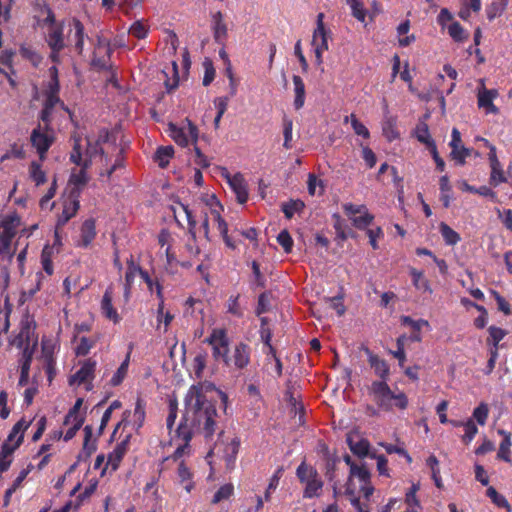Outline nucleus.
<instances>
[{
    "label": "nucleus",
    "mask_w": 512,
    "mask_h": 512,
    "mask_svg": "<svg viewBox=\"0 0 512 512\" xmlns=\"http://www.w3.org/2000/svg\"><path fill=\"white\" fill-rule=\"evenodd\" d=\"M186 411L176 433L177 437L186 443L192 438L194 431L203 433L210 438L215 433L217 410L208 402L195 386L191 387L186 395Z\"/></svg>",
    "instance_id": "nucleus-1"
},
{
    "label": "nucleus",
    "mask_w": 512,
    "mask_h": 512,
    "mask_svg": "<svg viewBox=\"0 0 512 512\" xmlns=\"http://www.w3.org/2000/svg\"><path fill=\"white\" fill-rule=\"evenodd\" d=\"M73 139L74 146L70 154V160L74 164L78 166H83L84 168H89L95 156L104 155V150L99 145V143L93 142L92 140H90V138L87 137V147L83 157L81 151L80 138L78 136H73Z\"/></svg>",
    "instance_id": "nucleus-2"
},
{
    "label": "nucleus",
    "mask_w": 512,
    "mask_h": 512,
    "mask_svg": "<svg viewBox=\"0 0 512 512\" xmlns=\"http://www.w3.org/2000/svg\"><path fill=\"white\" fill-rule=\"evenodd\" d=\"M344 461L350 467V474L348 479H358L359 492H361L365 499H369L374 492V487L370 482V472L365 465L355 464L349 455L344 456Z\"/></svg>",
    "instance_id": "nucleus-3"
},
{
    "label": "nucleus",
    "mask_w": 512,
    "mask_h": 512,
    "mask_svg": "<svg viewBox=\"0 0 512 512\" xmlns=\"http://www.w3.org/2000/svg\"><path fill=\"white\" fill-rule=\"evenodd\" d=\"M205 342L212 346L213 356L216 360L223 359L225 364L229 365V341L225 330L214 329L211 335L205 340Z\"/></svg>",
    "instance_id": "nucleus-4"
},
{
    "label": "nucleus",
    "mask_w": 512,
    "mask_h": 512,
    "mask_svg": "<svg viewBox=\"0 0 512 512\" xmlns=\"http://www.w3.org/2000/svg\"><path fill=\"white\" fill-rule=\"evenodd\" d=\"M187 127L179 128L175 124L168 125L170 137L180 146H187L191 141L193 144L198 139L197 127L188 119H186Z\"/></svg>",
    "instance_id": "nucleus-5"
},
{
    "label": "nucleus",
    "mask_w": 512,
    "mask_h": 512,
    "mask_svg": "<svg viewBox=\"0 0 512 512\" xmlns=\"http://www.w3.org/2000/svg\"><path fill=\"white\" fill-rule=\"evenodd\" d=\"M36 323L30 316H25L21 320V327L18 335L13 340V344L22 347L24 344H32L36 346L38 339L35 335Z\"/></svg>",
    "instance_id": "nucleus-6"
},
{
    "label": "nucleus",
    "mask_w": 512,
    "mask_h": 512,
    "mask_svg": "<svg viewBox=\"0 0 512 512\" xmlns=\"http://www.w3.org/2000/svg\"><path fill=\"white\" fill-rule=\"evenodd\" d=\"M371 392L378 406L385 410H390L393 407V398L395 394L391 391L385 381L373 382L371 385Z\"/></svg>",
    "instance_id": "nucleus-7"
},
{
    "label": "nucleus",
    "mask_w": 512,
    "mask_h": 512,
    "mask_svg": "<svg viewBox=\"0 0 512 512\" xmlns=\"http://www.w3.org/2000/svg\"><path fill=\"white\" fill-rule=\"evenodd\" d=\"M450 147L452 148L450 153L451 158L455 160L458 165H464L465 159L471 155L472 150L462 144L461 134L457 128L452 129Z\"/></svg>",
    "instance_id": "nucleus-8"
},
{
    "label": "nucleus",
    "mask_w": 512,
    "mask_h": 512,
    "mask_svg": "<svg viewBox=\"0 0 512 512\" xmlns=\"http://www.w3.org/2000/svg\"><path fill=\"white\" fill-rule=\"evenodd\" d=\"M96 367V362L88 359L84 361L81 368L70 377L69 383L70 385H73L74 383H77L78 385H81L83 383H87V390L92 389L91 380L94 377V371Z\"/></svg>",
    "instance_id": "nucleus-9"
},
{
    "label": "nucleus",
    "mask_w": 512,
    "mask_h": 512,
    "mask_svg": "<svg viewBox=\"0 0 512 512\" xmlns=\"http://www.w3.org/2000/svg\"><path fill=\"white\" fill-rule=\"evenodd\" d=\"M223 175L236 194L238 202L241 204L245 203L248 199V191L243 176L239 173L235 174L234 176H230L225 168H223Z\"/></svg>",
    "instance_id": "nucleus-10"
},
{
    "label": "nucleus",
    "mask_w": 512,
    "mask_h": 512,
    "mask_svg": "<svg viewBox=\"0 0 512 512\" xmlns=\"http://www.w3.org/2000/svg\"><path fill=\"white\" fill-rule=\"evenodd\" d=\"M30 140L33 147H35L37 152L39 153L40 159L44 160L46 152L53 143V138L48 134L41 132L39 126L38 128H35L32 131Z\"/></svg>",
    "instance_id": "nucleus-11"
},
{
    "label": "nucleus",
    "mask_w": 512,
    "mask_h": 512,
    "mask_svg": "<svg viewBox=\"0 0 512 512\" xmlns=\"http://www.w3.org/2000/svg\"><path fill=\"white\" fill-rule=\"evenodd\" d=\"M130 435H126V437L118 443L113 451L109 453L107 457V466H110L112 470H117L124 455L128 451L129 442H130Z\"/></svg>",
    "instance_id": "nucleus-12"
},
{
    "label": "nucleus",
    "mask_w": 512,
    "mask_h": 512,
    "mask_svg": "<svg viewBox=\"0 0 512 512\" xmlns=\"http://www.w3.org/2000/svg\"><path fill=\"white\" fill-rule=\"evenodd\" d=\"M212 31L215 42L223 44L228 36V28L220 11L212 14Z\"/></svg>",
    "instance_id": "nucleus-13"
},
{
    "label": "nucleus",
    "mask_w": 512,
    "mask_h": 512,
    "mask_svg": "<svg viewBox=\"0 0 512 512\" xmlns=\"http://www.w3.org/2000/svg\"><path fill=\"white\" fill-rule=\"evenodd\" d=\"M498 96V92L495 89L488 90L482 88L478 92V106L486 109L487 113L497 114L498 108L493 104V100Z\"/></svg>",
    "instance_id": "nucleus-14"
},
{
    "label": "nucleus",
    "mask_w": 512,
    "mask_h": 512,
    "mask_svg": "<svg viewBox=\"0 0 512 512\" xmlns=\"http://www.w3.org/2000/svg\"><path fill=\"white\" fill-rule=\"evenodd\" d=\"M23 441V435L21 434L16 442L11 445L9 443H3L0 452V473L7 471L11 465V456L14 451L21 445Z\"/></svg>",
    "instance_id": "nucleus-15"
},
{
    "label": "nucleus",
    "mask_w": 512,
    "mask_h": 512,
    "mask_svg": "<svg viewBox=\"0 0 512 512\" xmlns=\"http://www.w3.org/2000/svg\"><path fill=\"white\" fill-rule=\"evenodd\" d=\"M250 361V352L248 345L238 343L233 351L232 358H229V364L232 362L238 369L245 368Z\"/></svg>",
    "instance_id": "nucleus-16"
},
{
    "label": "nucleus",
    "mask_w": 512,
    "mask_h": 512,
    "mask_svg": "<svg viewBox=\"0 0 512 512\" xmlns=\"http://www.w3.org/2000/svg\"><path fill=\"white\" fill-rule=\"evenodd\" d=\"M79 190L78 191H72L71 193V199L68 203L64 204L62 214L59 216L58 219V225L63 226L65 225L78 211L79 209Z\"/></svg>",
    "instance_id": "nucleus-17"
},
{
    "label": "nucleus",
    "mask_w": 512,
    "mask_h": 512,
    "mask_svg": "<svg viewBox=\"0 0 512 512\" xmlns=\"http://www.w3.org/2000/svg\"><path fill=\"white\" fill-rule=\"evenodd\" d=\"M364 351L368 356V362L374 369L375 374L383 379V381H385L388 378L390 372L387 362L373 354L368 348H365Z\"/></svg>",
    "instance_id": "nucleus-18"
},
{
    "label": "nucleus",
    "mask_w": 512,
    "mask_h": 512,
    "mask_svg": "<svg viewBox=\"0 0 512 512\" xmlns=\"http://www.w3.org/2000/svg\"><path fill=\"white\" fill-rule=\"evenodd\" d=\"M358 436L353 433H349L347 436V443L350 450L359 457H364L369 454L370 444L366 439H357Z\"/></svg>",
    "instance_id": "nucleus-19"
},
{
    "label": "nucleus",
    "mask_w": 512,
    "mask_h": 512,
    "mask_svg": "<svg viewBox=\"0 0 512 512\" xmlns=\"http://www.w3.org/2000/svg\"><path fill=\"white\" fill-rule=\"evenodd\" d=\"M84 36V27L82 23L77 19H73L71 23L69 38L75 42V48L79 53H81L83 50Z\"/></svg>",
    "instance_id": "nucleus-20"
},
{
    "label": "nucleus",
    "mask_w": 512,
    "mask_h": 512,
    "mask_svg": "<svg viewBox=\"0 0 512 512\" xmlns=\"http://www.w3.org/2000/svg\"><path fill=\"white\" fill-rule=\"evenodd\" d=\"M357 487L355 481L348 479L346 484V495L349 496L351 504L357 509L358 512H369V507L365 503H361L357 496Z\"/></svg>",
    "instance_id": "nucleus-21"
},
{
    "label": "nucleus",
    "mask_w": 512,
    "mask_h": 512,
    "mask_svg": "<svg viewBox=\"0 0 512 512\" xmlns=\"http://www.w3.org/2000/svg\"><path fill=\"white\" fill-rule=\"evenodd\" d=\"M357 487L355 481L348 479L346 484V495L349 496L351 504L357 509L358 512H369V507L365 503H361L357 496Z\"/></svg>",
    "instance_id": "nucleus-22"
},
{
    "label": "nucleus",
    "mask_w": 512,
    "mask_h": 512,
    "mask_svg": "<svg viewBox=\"0 0 512 512\" xmlns=\"http://www.w3.org/2000/svg\"><path fill=\"white\" fill-rule=\"evenodd\" d=\"M357 487L355 481L348 479L346 484V495L349 496L351 504L357 509L358 512H369V507L365 503H361L357 496Z\"/></svg>",
    "instance_id": "nucleus-23"
},
{
    "label": "nucleus",
    "mask_w": 512,
    "mask_h": 512,
    "mask_svg": "<svg viewBox=\"0 0 512 512\" xmlns=\"http://www.w3.org/2000/svg\"><path fill=\"white\" fill-rule=\"evenodd\" d=\"M101 309H102L103 314L108 319L112 320L114 323H117L119 321V316L112 305V290H111V288H108L106 290V292L104 293V296H103L102 302H101Z\"/></svg>",
    "instance_id": "nucleus-24"
},
{
    "label": "nucleus",
    "mask_w": 512,
    "mask_h": 512,
    "mask_svg": "<svg viewBox=\"0 0 512 512\" xmlns=\"http://www.w3.org/2000/svg\"><path fill=\"white\" fill-rule=\"evenodd\" d=\"M95 222L93 219H87L81 227V242L87 247L95 238Z\"/></svg>",
    "instance_id": "nucleus-25"
},
{
    "label": "nucleus",
    "mask_w": 512,
    "mask_h": 512,
    "mask_svg": "<svg viewBox=\"0 0 512 512\" xmlns=\"http://www.w3.org/2000/svg\"><path fill=\"white\" fill-rule=\"evenodd\" d=\"M293 84L295 91L294 106L298 110L303 107L305 101V86L300 76H293Z\"/></svg>",
    "instance_id": "nucleus-26"
},
{
    "label": "nucleus",
    "mask_w": 512,
    "mask_h": 512,
    "mask_svg": "<svg viewBox=\"0 0 512 512\" xmlns=\"http://www.w3.org/2000/svg\"><path fill=\"white\" fill-rule=\"evenodd\" d=\"M415 136L419 142L425 144L428 148L432 145H436L434 140L431 138L428 125L424 122H420L415 129Z\"/></svg>",
    "instance_id": "nucleus-27"
},
{
    "label": "nucleus",
    "mask_w": 512,
    "mask_h": 512,
    "mask_svg": "<svg viewBox=\"0 0 512 512\" xmlns=\"http://www.w3.org/2000/svg\"><path fill=\"white\" fill-rule=\"evenodd\" d=\"M410 275L412 276L413 284L416 289L432 293L429 281L424 277L423 272L418 271L415 268H411Z\"/></svg>",
    "instance_id": "nucleus-28"
},
{
    "label": "nucleus",
    "mask_w": 512,
    "mask_h": 512,
    "mask_svg": "<svg viewBox=\"0 0 512 512\" xmlns=\"http://www.w3.org/2000/svg\"><path fill=\"white\" fill-rule=\"evenodd\" d=\"M156 289H157V295L161 299L159 306H158V311H157V320H158V322H162V320H163L165 329H166L169 326V324L171 323V321L173 320L174 316L170 312L164 313V302L162 299V292H161L162 288L159 283H156Z\"/></svg>",
    "instance_id": "nucleus-29"
},
{
    "label": "nucleus",
    "mask_w": 512,
    "mask_h": 512,
    "mask_svg": "<svg viewBox=\"0 0 512 512\" xmlns=\"http://www.w3.org/2000/svg\"><path fill=\"white\" fill-rule=\"evenodd\" d=\"M29 426L30 422H27L24 419L19 420L13 426L11 432L8 435L7 440L4 443H9L13 445L21 434L24 436V432L29 428Z\"/></svg>",
    "instance_id": "nucleus-30"
},
{
    "label": "nucleus",
    "mask_w": 512,
    "mask_h": 512,
    "mask_svg": "<svg viewBox=\"0 0 512 512\" xmlns=\"http://www.w3.org/2000/svg\"><path fill=\"white\" fill-rule=\"evenodd\" d=\"M174 154V148L172 146H161L155 153V160L159 166L164 168L168 165L170 158Z\"/></svg>",
    "instance_id": "nucleus-31"
},
{
    "label": "nucleus",
    "mask_w": 512,
    "mask_h": 512,
    "mask_svg": "<svg viewBox=\"0 0 512 512\" xmlns=\"http://www.w3.org/2000/svg\"><path fill=\"white\" fill-rule=\"evenodd\" d=\"M441 235L447 245H456L460 241V235L446 223L440 224Z\"/></svg>",
    "instance_id": "nucleus-32"
},
{
    "label": "nucleus",
    "mask_w": 512,
    "mask_h": 512,
    "mask_svg": "<svg viewBox=\"0 0 512 512\" xmlns=\"http://www.w3.org/2000/svg\"><path fill=\"white\" fill-rule=\"evenodd\" d=\"M178 476L180 478V483L183 485L186 492H191L194 487L193 482L191 481L192 475L183 462L178 466Z\"/></svg>",
    "instance_id": "nucleus-33"
},
{
    "label": "nucleus",
    "mask_w": 512,
    "mask_h": 512,
    "mask_svg": "<svg viewBox=\"0 0 512 512\" xmlns=\"http://www.w3.org/2000/svg\"><path fill=\"white\" fill-rule=\"evenodd\" d=\"M58 81H57V78L55 77V83H54V86L51 87V91L50 93L48 94L47 96V99L45 101V106L48 107V108H51V109H54V107L57 105V104H60L61 107L69 112V109L64 105L63 102L60 101L58 95Z\"/></svg>",
    "instance_id": "nucleus-34"
},
{
    "label": "nucleus",
    "mask_w": 512,
    "mask_h": 512,
    "mask_svg": "<svg viewBox=\"0 0 512 512\" xmlns=\"http://www.w3.org/2000/svg\"><path fill=\"white\" fill-rule=\"evenodd\" d=\"M487 495L495 505L505 508L507 512H512V508L507 499L503 495L499 494L494 487H489L487 489Z\"/></svg>",
    "instance_id": "nucleus-35"
},
{
    "label": "nucleus",
    "mask_w": 512,
    "mask_h": 512,
    "mask_svg": "<svg viewBox=\"0 0 512 512\" xmlns=\"http://www.w3.org/2000/svg\"><path fill=\"white\" fill-rule=\"evenodd\" d=\"M240 447V441L233 439L225 448V461L227 466H233Z\"/></svg>",
    "instance_id": "nucleus-36"
},
{
    "label": "nucleus",
    "mask_w": 512,
    "mask_h": 512,
    "mask_svg": "<svg viewBox=\"0 0 512 512\" xmlns=\"http://www.w3.org/2000/svg\"><path fill=\"white\" fill-rule=\"evenodd\" d=\"M347 4L350 6L352 15L360 22H365L366 18V9L364 8V4L361 0H346Z\"/></svg>",
    "instance_id": "nucleus-37"
},
{
    "label": "nucleus",
    "mask_w": 512,
    "mask_h": 512,
    "mask_svg": "<svg viewBox=\"0 0 512 512\" xmlns=\"http://www.w3.org/2000/svg\"><path fill=\"white\" fill-rule=\"evenodd\" d=\"M13 236L14 232H12L9 227L5 226L3 235L0 236V255L5 253L9 255V258L12 257V254H10V244Z\"/></svg>",
    "instance_id": "nucleus-38"
},
{
    "label": "nucleus",
    "mask_w": 512,
    "mask_h": 512,
    "mask_svg": "<svg viewBox=\"0 0 512 512\" xmlns=\"http://www.w3.org/2000/svg\"><path fill=\"white\" fill-rule=\"evenodd\" d=\"M306 488L304 491V497L312 498L317 495L318 491L322 488L323 483L321 480L317 479V476H314L308 479L306 482Z\"/></svg>",
    "instance_id": "nucleus-39"
},
{
    "label": "nucleus",
    "mask_w": 512,
    "mask_h": 512,
    "mask_svg": "<svg viewBox=\"0 0 512 512\" xmlns=\"http://www.w3.org/2000/svg\"><path fill=\"white\" fill-rule=\"evenodd\" d=\"M373 220L374 216L368 212V209L362 212L360 216L351 217V221L357 229H366Z\"/></svg>",
    "instance_id": "nucleus-40"
},
{
    "label": "nucleus",
    "mask_w": 512,
    "mask_h": 512,
    "mask_svg": "<svg viewBox=\"0 0 512 512\" xmlns=\"http://www.w3.org/2000/svg\"><path fill=\"white\" fill-rule=\"evenodd\" d=\"M128 365H129V354L127 355L126 359L122 362L120 367L117 369L116 373L111 378L110 384L112 386H118L122 383V381L124 380V378L127 375Z\"/></svg>",
    "instance_id": "nucleus-41"
},
{
    "label": "nucleus",
    "mask_w": 512,
    "mask_h": 512,
    "mask_svg": "<svg viewBox=\"0 0 512 512\" xmlns=\"http://www.w3.org/2000/svg\"><path fill=\"white\" fill-rule=\"evenodd\" d=\"M383 135L389 140L393 141L399 137L396 131V121L394 118H388L384 121L382 126Z\"/></svg>",
    "instance_id": "nucleus-42"
},
{
    "label": "nucleus",
    "mask_w": 512,
    "mask_h": 512,
    "mask_svg": "<svg viewBox=\"0 0 512 512\" xmlns=\"http://www.w3.org/2000/svg\"><path fill=\"white\" fill-rule=\"evenodd\" d=\"M304 208V203L301 200H291L282 205V211L285 217L291 219L296 212H300Z\"/></svg>",
    "instance_id": "nucleus-43"
},
{
    "label": "nucleus",
    "mask_w": 512,
    "mask_h": 512,
    "mask_svg": "<svg viewBox=\"0 0 512 512\" xmlns=\"http://www.w3.org/2000/svg\"><path fill=\"white\" fill-rule=\"evenodd\" d=\"M426 463H427V465L431 469L432 479L434 480L435 485L438 488H442L443 487V483H442V480H441V478L439 476L440 471H439V468H438V465H439L438 459L434 455H431L427 459Z\"/></svg>",
    "instance_id": "nucleus-44"
},
{
    "label": "nucleus",
    "mask_w": 512,
    "mask_h": 512,
    "mask_svg": "<svg viewBox=\"0 0 512 512\" xmlns=\"http://www.w3.org/2000/svg\"><path fill=\"white\" fill-rule=\"evenodd\" d=\"M30 177L37 186L42 185L47 181L45 172L36 162H32L30 165Z\"/></svg>",
    "instance_id": "nucleus-45"
},
{
    "label": "nucleus",
    "mask_w": 512,
    "mask_h": 512,
    "mask_svg": "<svg viewBox=\"0 0 512 512\" xmlns=\"http://www.w3.org/2000/svg\"><path fill=\"white\" fill-rule=\"evenodd\" d=\"M488 331V343L492 342L493 348L498 349V343L507 335V332L504 329L495 326H490Z\"/></svg>",
    "instance_id": "nucleus-46"
},
{
    "label": "nucleus",
    "mask_w": 512,
    "mask_h": 512,
    "mask_svg": "<svg viewBox=\"0 0 512 512\" xmlns=\"http://www.w3.org/2000/svg\"><path fill=\"white\" fill-rule=\"evenodd\" d=\"M47 41L51 49L55 52H59L64 46L62 33L60 30H54L51 32L48 35Z\"/></svg>",
    "instance_id": "nucleus-47"
},
{
    "label": "nucleus",
    "mask_w": 512,
    "mask_h": 512,
    "mask_svg": "<svg viewBox=\"0 0 512 512\" xmlns=\"http://www.w3.org/2000/svg\"><path fill=\"white\" fill-rule=\"evenodd\" d=\"M234 491V487L232 484L228 483L223 486H221L218 491L214 494V497L212 499V504H217L221 502L222 500L228 499Z\"/></svg>",
    "instance_id": "nucleus-48"
},
{
    "label": "nucleus",
    "mask_w": 512,
    "mask_h": 512,
    "mask_svg": "<svg viewBox=\"0 0 512 512\" xmlns=\"http://www.w3.org/2000/svg\"><path fill=\"white\" fill-rule=\"evenodd\" d=\"M87 169L88 168H84L83 166H81V169L78 173L71 174L69 183H71L79 188L84 187L89 180V177L86 173Z\"/></svg>",
    "instance_id": "nucleus-49"
},
{
    "label": "nucleus",
    "mask_w": 512,
    "mask_h": 512,
    "mask_svg": "<svg viewBox=\"0 0 512 512\" xmlns=\"http://www.w3.org/2000/svg\"><path fill=\"white\" fill-rule=\"evenodd\" d=\"M147 33L148 27L140 20L135 21L129 29V34L137 39H144L147 36Z\"/></svg>",
    "instance_id": "nucleus-50"
},
{
    "label": "nucleus",
    "mask_w": 512,
    "mask_h": 512,
    "mask_svg": "<svg viewBox=\"0 0 512 512\" xmlns=\"http://www.w3.org/2000/svg\"><path fill=\"white\" fill-rule=\"evenodd\" d=\"M350 119L351 121V125H352V128L354 130V132L357 134V135H360V136H363L364 138H368L369 137V131L368 129L365 127L364 124H362L354 114H351L350 116H346L345 117V122H347L348 120Z\"/></svg>",
    "instance_id": "nucleus-51"
},
{
    "label": "nucleus",
    "mask_w": 512,
    "mask_h": 512,
    "mask_svg": "<svg viewBox=\"0 0 512 512\" xmlns=\"http://www.w3.org/2000/svg\"><path fill=\"white\" fill-rule=\"evenodd\" d=\"M292 130H293V121L287 117H284L283 118V135H284L283 146L286 149L291 148Z\"/></svg>",
    "instance_id": "nucleus-52"
},
{
    "label": "nucleus",
    "mask_w": 512,
    "mask_h": 512,
    "mask_svg": "<svg viewBox=\"0 0 512 512\" xmlns=\"http://www.w3.org/2000/svg\"><path fill=\"white\" fill-rule=\"evenodd\" d=\"M297 476L301 482H306L308 479L317 476V471L303 462L297 468Z\"/></svg>",
    "instance_id": "nucleus-53"
},
{
    "label": "nucleus",
    "mask_w": 512,
    "mask_h": 512,
    "mask_svg": "<svg viewBox=\"0 0 512 512\" xmlns=\"http://www.w3.org/2000/svg\"><path fill=\"white\" fill-rule=\"evenodd\" d=\"M512 445L511 439H509V436L506 435V439H503L500 443L499 450H498V458L510 462V447Z\"/></svg>",
    "instance_id": "nucleus-54"
},
{
    "label": "nucleus",
    "mask_w": 512,
    "mask_h": 512,
    "mask_svg": "<svg viewBox=\"0 0 512 512\" xmlns=\"http://www.w3.org/2000/svg\"><path fill=\"white\" fill-rule=\"evenodd\" d=\"M83 403V399L79 398L74 406L69 410L68 414L65 416L64 425H69L72 423V420H83V418L79 415V409Z\"/></svg>",
    "instance_id": "nucleus-55"
},
{
    "label": "nucleus",
    "mask_w": 512,
    "mask_h": 512,
    "mask_svg": "<svg viewBox=\"0 0 512 512\" xmlns=\"http://www.w3.org/2000/svg\"><path fill=\"white\" fill-rule=\"evenodd\" d=\"M277 241L283 247L286 253L291 252L293 240L287 230H283L278 234Z\"/></svg>",
    "instance_id": "nucleus-56"
},
{
    "label": "nucleus",
    "mask_w": 512,
    "mask_h": 512,
    "mask_svg": "<svg viewBox=\"0 0 512 512\" xmlns=\"http://www.w3.org/2000/svg\"><path fill=\"white\" fill-rule=\"evenodd\" d=\"M490 182L494 186H497L500 183L506 182V178L503 174V170L501 168L500 163H498V166H491Z\"/></svg>",
    "instance_id": "nucleus-57"
},
{
    "label": "nucleus",
    "mask_w": 512,
    "mask_h": 512,
    "mask_svg": "<svg viewBox=\"0 0 512 512\" xmlns=\"http://www.w3.org/2000/svg\"><path fill=\"white\" fill-rule=\"evenodd\" d=\"M401 321L403 324L410 326L415 332H420L423 326H429L427 320H413L410 316H402Z\"/></svg>",
    "instance_id": "nucleus-58"
},
{
    "label": "nucleus",
    "mask_w": 512,
    "mask_h": 512,
    "mask_svg": "<svg viewBox=\"0 0 512 512\" xmlns=\"http://www.w3.org/2000/svg\"><path fill=\"white\" fill-rule=\"evenodd\" d=\"M239 295L237 296H231L227 301V311L236 316V317H242L243 313L240 307V304L238 302Z\"/></svg>",
    "instance_id": "nucleus-59"
},
{
    "label": "nucleus",
    "mask_w": 512,
    "mask_h": 512,
    "mask_svg": "<svg viewBox=\"0 0 512 512\" xmlns=\"http://www.w3.org/2000/svg\"><path fill=\"white\" fill-rule=\"evenodd\" d=\"M136 270L134 268L131 269V271H127L125 275V284H124V298L125 301H128L130 298L131 293V287L134 282V279L136 277Z\"/></svg>",
    "instance_id": "nucleus-60"
},
{
    "label": "nucleus",
    "mask_w": 512,
    "mask_h": 512,
    "mask_svg": "<svg viewBox=\"0 0 512 512\" xmlns=\"http://www.w3.org/2000/svg\"><path fill=\"white\" fill-rule=\"evenodd\" d=\"M488 412L489 409L487 404L481 403L477 408H475L473 417L480 425H484L488 417Z\"/></svg>",
    "instance_id": "nucleus-61"
},
{
    "label": "nucleus",
    "mask_w": 512,
    "mask_h": 512,
    "mask_svg": "<svg viewBox=\"0 0 512 512\" xmlns=\"http://www.w3.org/2000/svg\"><path fill=\"white\" fill-rule=\"evenodd\" d=\"M270 308V294L267 292H264L260 294L258 298V305L256 308V314L261 315L265 312H267Z\"/></svg>",
    "instance_id": "nucleus-62"
},
{
    "label": "nucleus",
    "mask_w": 512,
    "mask_h": 512,
    "mask_svg": "<svg viewBox=\"0 0 512 512\" xmlns=\"http://www.w3.org/2000/svg\"><path fill=\"white\" fill-rule=\"evenodd\" d=\"M205 68V73L203 77V85L208 86L215 78V69L210 60L206 59L203 63Z\"/></svg>",
    "instance_id": "nucleus-63"
},
{
    "label": "nucleus",
    "mask_w": 512,
    "mask_h": 512,
    "mask_svg": "<svg viewBox=\"0 0 512 512\" xmlns=\"http://www.w3.org/2000/svg\"><path fill=\"white\" fill-rule=\"evenodd\" d=\"M464 427H465V434L463 436V441L465 443H469L472 441V439L474 438V436L477 434L478 432V428L477 426L475 425V423L473 422V420H468L465 424H464Z\"/></svg>",
    "instance_id": "nucleus-64"
}]
</instances>
